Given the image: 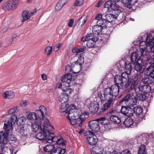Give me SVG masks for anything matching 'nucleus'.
<instances>
[{
	"instance_id": "obj_43",
	"label": "nucleus",
	"mask_w": 154,
	"mask_h": 154,
	"mask_svg": "<svg viewBox=\"0 0 154 154\" xmlns=\"http://www.w3.org/2000/svg\"><path fill=\"white\" fill-rule=\"evenodd\" d=\"M27 118L29 119L30 120H35L36 121H38L35 112L29 113L28 114Z\"/></svg>"
},
{
	"instance_id": "obj_19",
	"label": "nucleus",
	"mask_w": 154,
	"mask_h": 154,
	"mask_svg": "<svg viewBox=\"0 0 154 154\" xmlns=\"http://www.w3.org/2000/svg\"><path fill=\"white\" fill-rule=\"evenodd\" d=\"M99 104L97 103L92 102L89 104L88 108L89 111L92 113H95L99 109Z\"/></svg>"
},
{
	"instance_id": "obj_54",
	"label": "nucleus",
	"mask_w": 154,
	"mask_h": 154,
	"mask_svg": "<svg viewBox=\"0 0 154 154\" xmlns=\"http://www.w3.org/2000/svg\"><path fill=\"white\" fill-rule=\"evenodd\" d=\"M84 63V59L83 58H82V57L80 56V57H79L78 60L75 62H74V63L77 65H79V66H81L82 64Z\"/></svg>"
},
{
	"instance_id": "obj_14",
	"label": "nucleus",
	"mask_w": 154,
	"mask_h": 154,
	"mask_svg": "<svg viewBox=\"0 0 154 154\" xmlns=\"http://www.w3.org/2000/svg\"><path fill=\"white\" fill-rule=\"evenodd\" d=\"M75 107L76 106L75 105L72 104L70 106H67V107H66L65 110L64 109L63 110L61 109V111L62 112H65L68 115H71L72 117L73 115L75 116L77 114V113L75 112V111L77 110ZM62 108V107L61 108V109Z\"/></svg>"
},
{
	"instance_id": "obj_17",
	"label": "nucleus",
	"mask_w": 154,
	"mask_h": 154,
	"mask_svg": "<svg viewBox=\"0 0 154 154\" xmlns=\"http://www.w3.org/2000/svg\"><path fill=\"white\" fill-rule=\"evenodd\" d=\"M57 86L58 88H61L64 92L63 93L66 96H67L68 97L73 91L71 89L68 88V87H65V85H63L61 83H59L58 84H57Z\"/></svg>"
},
{
	"instance_id": "obj_55",
	"label": "nucleus",
	"mask_w": 154,
	"mask_h": 154,
	"mask_svg": "<svg viewBox=\"0 0 154 154\" xmlns=\"http://www.w3.org/2000/svg\"><path fill=\"white\" fill-rule=\"evenodd\" d=\"M48 141H52V142H56L57 143V141L59 138H57V137L54 136H50L48 137Z\"/></svg>"
},
{
	"instance_id": "obj_52",
	"label": "nucleus",
	"mask_w": 154,
	"mask_h": 154,
	"mask_svg": "<svg viewBox=\"0 0 154 154\" xmlns=\"http://www.w3.org/2000/svg\"><path fill=\"white\" fill-rule=\"evenodd\" d=\"M137 0H128L127 5L128 8L131 7V5H134L136 4Z\"/></svg>"
},
{
	"instance_id": "obj_21",
	"label": "nucleus",
	"mask_w": 154,
	"mask_h": 154,
	"mask_svg": "<svg viewBox=\"0 0 154 154\" xmlns=\"http://www.w3.org/2000/svg\"><path fill=\"white\" fill-rule=\"evenodd\" d=\"M141 82L145 85L151 84L153 82L152 78L147 74L141 80Z\"/></svg>"
},
{
	"instance_id": "obj_40",
	"label": "nucleus",
	"mask_w": 154,
	"mask_h": 154,
	"mask_svg": "<svg viewBox=\"0 0 154 154\" xmlns=\"http://www.w3.org/2000/svg\"><path fill=\"white\" fill-rule=\"evenodd\" d=\"M110 119L112 122L115 124H119L121 122L120 119L117 116L110 117Z\"/></svg>"
},
{
	"instance_id": "obj_57",
	"label": "nucleus",
	"mask_w": 154,
	"mask_h": 154,
	"mask_svg": "<svg viewBox=\"0 0 154 154\" xmlns=\"http://www.w3.org/2000/svg\"><path fill=\"white\" fill-rule=\"evenodd\" d=\"M132 150L131 148L126 149L122 151L121 154H131L130 150Z\"/></svg>"
},
{
	"instance_id": "obj_9",
	"label": "nucleus",
	"mask_w": 154,
	"mask_h": 154,
	"mask_svg": "<svg viewBox=\"0 0 154 154\" xmlns=\"http://www.w3.org/2000/svg\"><path fill=\"white\" fill-rule=\"evenodd\" d=\"M62 81L61 84L65 87H68L73 85L72 82L74 81L73 78H72V75L71 73L65 74L61 78Z\"/></svg>"
},
{
	"instance_id": "obj_29",
	"label": "nucleus",
	"mask_w": 154,
	"mask_h": 154,
	"mask_svg": "<svg viewBox=\"0 0 154 154\" xmlns=\"http://www.w3.org/2000/svg\"><path fill=\"white\" fill-rule=\"evenodd\" d=\"M99 39V38H95L93 40H89L87 42L86 45L89 48H93L94 47L96 42Z\"/></svg>"
},
{
	"instance_id": "obj_1",
	"label": "nucleus",
	"mask_w": 154,
	"mask_h": 154,
	"mask_svg": "<svg viewBox=\"0 0 154 154\" xmlns=\"http://www.w3.org/2000/svg\"><path fill=\"white\" fill-rule=\"evenodd\" d=\"M138 75H136L131 77H128L125 72H123L121 75H116L115 77L114 81L116 85L127 88L130 86L132 90L137 83Z\"/></svg>"
},
{
	"instance_id": "obj_50",
	"label": "nucleus",
	"mask_w": 154,
	"mask_h": 154,
	"mask_svg": "<svg viewBox=\"0 0 154 154\" xmlns=\"http://www.w3.org/2000/svg\"><path fill=\"white\" fill-rule=\"evenodd\" d=\"M132 107L133 106H129L128 113L127 114V116H133L134 114L133 108H131V107Z\"/></svg>"
},
{
	"instance_id": "obj_35",
	"label": "nucleus",
	"mask_w": 154,
	"mask_h": 154,
	"mask_svg": "<svg viewBox=\"0 0 154 154\" xmlns=\"http://www.w3.org/2000/svg\"><path fill=\"white\" fill-rule=\"evenodd\" d=\"M134 113L136 115H140L143 112V109L140 106H137L133 108Z\"/></svg>"
},
{
	"instance_id": "obj_18",
	"label": "nucleus",
	"mask_w": 154,
	"mask_h": 154,
	"mask_svg": "<svg viewBox=\"0 0 154 154\" xmlns=\"http://www.w3.org/2000/svg\"><path fill=\"white\" fill-rule=\"evenodd\" d=\"M135 69L138 73V74H135L133 76L138 75V79L139 78L140 79L143 73L145 70L144 66H142L141 64H135Z\"/></svg>"
},
{
	"instance_id": "obj_15",
	"label": "nucleus",
	"mask_w": 154,
	"mask_h": 154,
	"mask_svg": "<svg viewBox=\"0 0 154 154\" xmlns=\"http://www.w3.org/2000/svg\"><path fill=\"white\" fill-rule=\"evenodd\" d=\"M91 154H105L107 153L106 152L104 151L103 149L100 145H98L94 146L91 150Z\"/></svg>"
},
{
	"instance_id": "obj_28",
	"label": "nucleus",
	"mask_w": 154,
	"mask_h": 154,
	"mask_svg": "<svg viewBox=\"0 0 154 154\" xmlns=\"http://www.w3.org/2000/svg\"><path fill=\"white\" fill-rule=\"evenodd\" d=\"M125 68L126 71L124 72H125L128 77V75L131 74L132 69L131 63L129 61H127L125 63Z\"/></svg>"
},
{
	"instance_id": "obj_56",
	"label": "nucleus",
	"mask_w": 154,
	"mask_h": 154,
	"mask_svg": "<svg viewBox=\"0 0 154 154\" xmlns=\"http://www.w3.org/2000/svg\"><path fill=\"white\" fill-rule=\"evenodd\" d=\"M114 14H112L113 15L114 18L116 19L118 17V16L121 13V11L119 9L116 10L114 11L113 12H112Z\"/></svg>"
},
{
	"instance_id": "obj_49",
	"label": "nucleus",
	"mask_w": 154,
	"mask_h": 154,
	"mask_svg": "<svg viewBox=\"0 0 154 154\" xmlns=\"http://www.w3.org/2000/svg\"><path fill=\"white\" fill-rule=\"evenodd\" d=\"M52 51V47L51 46H48L45 50V54L48 56L50 55L51 54Z\"/></svg>"
},
{
	"instance_id": "obj_13",
	"label": "nucleus",
	"mask_w": 154,
	"mask_h": 154,
	"mask_svg": "<svg viewBox=\"0 0 154 154\" xmlns=\"http://www.w3.org/2000/svg\"><path fill=\"white\" fill-rule=\"evenodd\" d=\"M73 118H72V119H70L71 124L73 125L78 124L79 126L81 127L83 122L85 120V118H81L82 116H80L79 114L78 116H76V115L74 116L73 115Z\"/></svg>"
},
{
	"instance_id": "obj_39",
	"label": "nucleus",
	"mask_w": 154,
	"mask_h": 154,
	"mask_svg": "<svg viewBox=\"0 0 154 154\" xmlns=\"http://www.w3.org/2000/svg\"><path fill=\"white\" fill-rule=\"evenodd\" d=\"M104 18L106 20L107 22H110L116 19L114 18L113 15L112 14H106Z\"/></svg>"
},
{
	"instance_id": "obj_32",
	"label": "nucleus",
	"mask_w": 154,
	"mask_h": 154,
	"mask_svg": "<svg viewBox=\"0 0 154 154\" xmlns=\"http://www.w3.org/2000/svg\"><path fill=\"white\" fill-rule=\"evenodd\" d=\"M97 25L100 26L103 29L106 28L107 27V23L106 22V20L103 17V18L97 22Z\"/></svg>"
},
{
	"instance_id": "obj_47",
	"label": "nucleus",
	"mask_w": 154,
	"mask_h": 154,
	"mask_svg": "<svg viewBox=\"0 0 154 154\" xmlns=\"http://www.w3.org/2000/svg\"><path fill=\"white\" fill-rule=\"evenodd\" d=\"M117 111L113 109H110L108 112L107 113V116H109L110 117L112 116H117Z\"/></svg>"
},
{
	"instance_id": "obj_26",
	"label": "nucleus",
	"mask_w": 154,
	"mask_h": 154,
	"mask_svg": "<svg viewBox=\"0 0 154 154\" xmlns=\"http://www.w3.org/2000/svg\"><path fill=\"white\" fill-rule=\"evenodd\" d=\"M123 123L126 127L132 128L133 126V121L131 118L128 117L125 119Z\"/></svg>"
},
{
	"instance_id": "obj_63",
	"label": "nucleus",
	"mask_w": 154,
	"mask_h": 154,
	"mask_svg": "<svg viewBox=\"0 0 154 154\" xmlns=\"http://www.w3.org/2000/svg\"><path fill=\"white\" fill-rule=\"evenodd\" d=\"M27 105V102L26 100L22 101L20 104V105L21 107H25Z\"/></svg>"
},
{
	"instance_id": "obj_60",
	"label": "nucleus",
	"mask_w": 154,
	"mask_h": 154,
	"mask_svg": "<svg viewBox=\"0 0 154 154\" xmlns=\"http://www.w3.org/2000/svg\"><path fill=\"white\" fill-rule=\"evenodd\" d=\"M87 48L85 46H82L81 47V48H78V52L79 53H81V52L83 53H84V51H85Z\"/></svg>"
},
{
	"instance_id": "obj_53",
	"label": "nucleus",
	"mask_w": 154,
	"mask_h": 154,
	"mask_svg": "<svg viewBox=\"0 0 154 154\" xmlns=\"http://www.w3.org/2000/svg\"><path fill=\"white\" fill-rule=\"evenodd\" d=\"M112 0H109L107 1L104 4V8H109L110 7H112Z\"/></svg>"
},
{
	"instance_id": "obj_33",
	"label": "nucleus",
	"mask_w": 154,
	"mask_h": 154,
	"mask_svg": "<svg viewBox=\"0 0 154 154\" xmlns=\"http://www.w3.org/2000/svg\"><path fill=\"white\" fill-rule=\"evenodd\" d=\"M66 149L65 148H62L58 147L54 149L52 152V154H64L66 152Z\"/></svg>"
},
{
	"instance_id": "obj_6",
	"label": "nucleus",
	"mask_w": 154,
	"mask_h": 154,
	"mask_svg": "<svg viewBox=\"0 0 154 154\" xmlns=\"http://www.w3.org/2000/svg\"><path fill=\"white\" fill-rule=\"evenodd\" d=\"M19 3V0H10L3 5L2 8L5 11L13 10L16 9Z\"/></svg>"
},
{
	"instance_id": "obj_2",
	"label": "nucleus",
	"mask_w": 154,
	"mask_h": 154,
	"mask_svg": "<svg viewBox=\"0 0 154 154\" xmlns=\"http://www.w3.org/2000/svg\"><path fill=\"white\" fill-rule=\"evenodd\" d=\"M103 95L104 99L106 101L102 106L101 110H100V113L108 109L112 104L113 101L115 99L114 96L112 94L109 87L104 89Z\"/></svg>"
},
{
	"instance_id": "obj_59",
	"label": "nucleus",
	"mask_w": 154,
	"mask_h": 154,
	"mask_svg": "<svg viewBox=\"0 0 154 154\" xmlns=\"http://www.w3.org/2000/svg\"><path fill=\"white\" fill-rule=\"evenodd\" d=\"M18 108V106H14L13 108L11 109L8 111V113L9 114H11L13 113H14L17 109Z\"/></svg>"
},
{
	"instance_id": "obj_12",
	"label": "nucleus",
	"mask_w": 154,
	"mask_h": 154,
	"mask_svg": "<svg viewBox=\"0 0 154 154\" xmlns=\"http://www.w3.org/2000/svg\"><path fill=\"white\" fill-rule=\"evenodd\" d=\"M17 116L15 115L12 116L11 119L9 120L6 123L4 124V129L7 130L12 129V126L14 125L16 122H17Z\"/></svg>"
},
{
	"instance_id": "obj_10",
	"label": "nucleus",
	"mask_w": 154,
	"mask_h": 154,
	"mask_svg": "<svg viewBox=\"0 0 154 154\" xmlns=\"http://www.w3.org/2000/svg\"><path fill=\"white\" fill-rule=\"evenodd\" d=\"M99 122L97 119L89 122L88 124V129H91V132H98L100 128V123Z\"/></svg>"
},
{
	"instance_id": "obj_58",
	"label": "nucleus",
	"mask_w": 154,
	"mask_h": 154,
	"mask_svg": "<svg viewBox=\"0 0 154 154\" xmlns=\"http://www.w3.org/2000/svg\"><path fill=\"white\" fill-rule=\"evenodd\" d=\"M64 6L60 2L57 4L55 8L57 11L60 10Z\"/></svg>"
},
{
	"instance_id": "obj_8",
	"label": "nucleus",
	"mask_w": 154,
	"mask_h": 154,
	"mask_svg": "<svg viewBox=\"0 0 154 154\" xmlns=\"http://www.w3.org/2000/svg\"><path fill=\"white\" fill-rule=\"evenodd\" d=\"M40 130L43 132H38L36 136V138L40 140H45L48 143V138L46 136L47 132H49L48 130V128L44 125L40 126Z\"/></svg>"
},
{
	"instance_id": "obj_7",
	"label": "nucleus",
	"mask_w": 154,
	"mask_h": 154,
	"mask_svg": "<svg viewBox=\"0 0 154 154\" xmlns=\"http://www.w3.org/2000/svg\"><path fill=\"white\" fill-rule=\"evenodd\" d=\"M85 135L87 136L86 139L89 144L90 145H95L98 139L97 137L95 135L94 133L88 130L85 132Z\"/></svg>"
},
{
	"instance_id": "obj_51",
	"label": "nucleus",
	"mask_w": 154,
	"mask_h": 154,
	"mask_svg": "<svg viewBox=\"0 0 154 154\" xmlns=\"http://www.w3.org/2000/svg\"><path fill=\"white\" fill-rule=\"evenodd\" d=\"M93 33H90L87 34L86 35V38H87L88 41L95 39V38H98V36H95Z\"/></svg>"
},
{
	"instance_id": "obj_11",
	"label": "nucleus",
	"mask_w": 154,
	"mask_h": 154,
	"mask_svg": "<svg viewBox=\"0 0 154 154\" xmlns=\"http://www.w3.org/2000/svg\"><path fill=\"white\" fill-rule=\"evenodd\" d=\"M35 113L38 121H42L43 122L44 115L46 113L45 107L43 106H40L39 107V109L36 110Z\"/></svg>"
},
{
	"instance_id": "obj_62",
	"label": "nucleus",
	"mask_w": 154,
	"mask_h": 154,
	"mask_svg": "<svg viewBox=\"0 0 154 154\" xmlns=\"http://www.w3.org/2000/svg\"><path fill=\"white\" fill-rule=\"evenodd\" d=\"M102 19V15L101 14H99L96 15L95 19L97 20V21H98Z\"/></svg>"
},
{
	"instance_id": "obj_27",
	"label": "nucleus",
	"mask_w": 154,
	"mask_h": 154,
	"mask_svg": "<svg viewBox=\"0 0 154 154\" xmlns=\"http://www.w3.org/2000/svg\"><path fill=\"white\" fill-rule=\"evenodd\" d=\"M3 97L6 99H11L13 98L15 94L14 93L11 91H6L2 94Z\"/></svg>"
},
{
	"instance_id": "obj_38",
	"label": "nucleus",
	"mask_w": 154,
	"mask_h": 154,
	"mask_svg": "<svg viewBox=\"0 0 154 154\" xmlns=\"http://www.w3.org/2000/svg\"><path fill=\"white\" fill-rule=\"evenodd\" d=\"M26 120V118L24 116H21L18 118L17 123L18 125L22 126L23 125Z\"/></svg>"
},
{
	"instance_id": "obj_22",
	"label": "nucleus",
	"mask_w": 154,
	"mask_h": 154,
	"mask_svg": "<svg viewBox=\"0 0 154 154\" xmlns=\"http://www.w3.org/2000/svg\"><path fill=\"white\" fill-rule=\"evenodd\" d=\"M109 87L116 98L119 93V85L114 84Z\"/></svg>"
},
{
	"instance_id": "obj_5",
	"label": "nucleus",
	"mask_w": 154,
	"mask_h": 154,
	"mask_svg": "<svg viewBox=\"0 0 154 154\" xmlns=\"http://www.w3.org/2000/svg\"><path fill=\"white\" fill-rule=\"evenodd\" d=\"M145 54L142 53V52L137 51V52L132 53L131 55V62L134 65L136 64H141L142 63V57Z\"/></svg>"
},
{
	"instance_id": "obj_46",
	"label": "nucleus",
	"mask_w": 154,
	"mask_h": 154,
	"mask_svg": "<svg viewBox=\"0 0 154 154\" xmlns=\"http://www.w3.org/2000/svg\"><path fill=\"white\" fill-rule=\"evenodd\" d=\"M66 141L65 140H64L62 138H60L57 141V144L59 145L64 146L66 144Z\"/></svg>"
},
{
	"instance_id": "obj_20",
	"label": "nucleus",
	"mask_w": 154,
	"mask_h": 154,
	"mask_svg": "<svg viewBox=\"0 0 154 154\" xmlns=\"http://www.w3.org/2000/svg\"><path fill=\"white\" fill-rule=\"evenodd\" d=\"M150 65L146 69V74L151 78H154V64L152 65V61L150 62Z\"/></svg>"
},
{
	"instance_id": "obj_30",
	"label": "nucleus",
	"mask_w": 154,
	"mask_h": 154,
	"mask_svg": "<svg viewBox=\"0 0 154 154\" xmlns=\"http://www.w3.org/2000/svg\"><path fill=\"white\" fill-rule=\"evenodd\" d=\"M22 16L23 18V19L22 20V22L25 21L29 19L31 16L30 14L29 13V11L27 10L24 11L22 14Z\"/></svg>"
},
{
	"instance_id": "obj_64",
	"label": "nucleus",
	"mask_w": 154,
	"mask_h": 154,
	"mask_svg": "<svg viewBox=\"0 0 154 154\" xmlns=\"http://www.w3.org/2000/svg\"><path fill=\"white\" fill-rule=\"evenodd\" d=\"M74 19H70L68 24V26L69 27H72L73 26V23H74Z\"/></svg>"
},
{
	"instance_id": "obj_34",
	"label": "nucleus",
	"mask_w": 154,
	"mask_h": 154,
	"mask_svg": "<svg viewBox=\"0 0 154 154\" xmlns=\"http://www.w3.org/2000/svg\"><path fill=\"white\" fill-rule=\"evenodd\" d=\"M28 129L26 127H22L19 129L18 132L23 136H26L28 133Z\"/></svg>"
},
{
	"instance_id": "obj_24",
	"label": "nucleus",
	"mask_w": 154,
	"mask_h": 154,
	"mask_svg": "<svg viewBox=\"0 0 154 154\" xmlns=\"http://www.w3.org/2000/svg\"><path fill=\"white\" fill-rule=\"evenodd\" d=\"M42 121H36L35 123L32 124V127L33 131L36 132L40 129V126L44 125H42Z\"/></svg>"
},
{
	"instance_id": "obj_61",
	"label": "nucleus",
	"mask_w": 154,
	"mask_h": 154,
	"mask_svg": "<svg viewBox=\"0 0 154 154\" xmlns=\"http://www.w3.org/2000/svg\"><path fill=\"white\" fill-rule=\"evenodd\" d=\"M119 5L116 4H112L111 8L113 11H115L119 9Z\"/></svg>"
},
{
	"instance_id": "obj_42",
	"label": "nucleus",
	"mask_w": 154,
	"mask_h": 154,
	"mask_svg": "<svg viewBox=\"0 0 154 154\" xmlns=\"http://www.w3.org/2000/svg\"><path fill=\"white\" fill-rule=\"evenodd\" d=\"M136 98L137 100L143 101L147 99L148 96L144 94H138L137 95Z\"/></svg>"
},
{
	"instance_id": "obj_23",
	"label": "nucleus",
	"mask_w": 154,
	"mask_h": 154,
	"mask_svg": "<svg viewBox=\"0 0 154 154\" xmlns=\"http://www.w3.org/2000/svg\"><path fill=\"white\" fill-rule=\"evenodd\" d=\"M69 97L67 96L66 95L64 94H61L58 97V100L62 104H63V106L65 105L66 106V103L67 102L68 100Z\"/></svg>"
},
{
	"instance_id": "obj_48",
	"label": "nucleus",
	"mask_w": 154,
	"mask_h": 154,
	"mask_svg": "<svg viewBox=\"0 0 154 154\" xmlns=\"http://www.w3.org/2000/svg\"><path fill=\"white\" fill-rule=\"evenodd\" d=\"M85 0H76L73 4L75 6H80L84 3Z\"/></svg>"
},
{
	"instance_id": "obj_37",
	"label": "nucleus",
	"mask_w": 154,
	"mask_h": 154,
	"mask_svg": "<svg viewBox=\"0 0 154 154\" xmlns=\"http://www.w3.org/2000/svg\"><path fill=\"white\" fill-rule=\"evenodd\" d=\"M54 148L55 146L54 145L50 144L44 147V149L45 151L46 152H50V154H52L51 152L54 150L53 149Z\"/></svg>"
},
{
	"instance_id": "obj_45",
	"label": "nucleus",
	"mask_w": 154,
	"mask_h": 154,
	"mask_svg": "<svg viewBox=\"0 0 154 154\" xmlns=\"http://www.w3.org/2000/svg\"><path fill=\"white\" fill-rule=\"evenodd\" d=\"M3 153L4 154H12L13 153V149L11 148H4L3 150Z\"/></svg>"
},
{
	"instance_id": "obj_4",
	"label": "nucleus",
	"mask_w": 154,
	"mask_h": 154,
	"mask_svg": "<svg viewBox=\"0 0 154 154\" xmlns=\"http://www.w3.org/2000/svg\"><path fill=\"white\" fill-rule=\"evenodd\" d=\"M137 103L136 98H133V96L130 93L124 96L122 99L119 101V104L128 106H133L137 104Z\"/></svg>"
},
{
	"instance_id": "obj_16",
	"label": "nucleus",
	"mask_w": 154,
	"mask_h": 154,
	"mask_svg": "<svg viewBox=\"0 0 154 154\" xmlns=\"http://www.w3.org/2000/svg\"><path fill=\"white\" fill-rule=\"evenodd\" d=\"M138 89L141 92L145 94L149 93L152 91L151 87L149 85H140L137 89H135L136 92L137 90Z\"/></svg>"
},
{
	"instance_id": "obj_3",
	"label": "nucleus",
	"mask_w": 154,
	"mask_h": 154,
	"mask_svg": "<svg viewBox=\"0 0 154 154\" xmlns=\"http://www.w3.org/2000/svg\"><path fill=\"white\" fill-rule=\"evenodd\" d=\"M148 45L152 48L154 46V33L149 34L147 35L146 41H142L141 42L139 45L140 49V51L142 52V53L144 54L146 52V50Z\"/></svg>"
},
{
	"instance_id": "obj_44",
	"label": "nucleus",
	"mask_w": 154,
	"mask_h": 154,
	"mask_svg": "<svg viewBox=\"0 0 154 154\" xmlns=\"http://www.w3.org/2000/svg\"><path fill=\"white\" fill-rule=\"evenodd\" d=\"M129 106H122L121 110V112L124 115L127 116Z\"/></svg>"
},
{
	"instance_id": "obj_41",
	"label": "nucleus",
	"mask_w": 154,
	"mask_h": 154,
	"mask_svg": "<svg viewBox=\"0 0 154 154\" xmlns=\"http://www.w3.org/2000/svg\"><path fill=\"white\" fill-rule=\"evenodd\" d=\"M138 154H147L145 145L142 144L140 146L138 150Z\"/></svg>"
},
{
	"instance_id": "obj_31",
	"label": "nucleus",
	"mask_w": 154,
	"mask_h": 154,
	"mask_svg": "<svg viewBox=\"0 0 154 154\" xmlns=\"http://www.w3.org/2000/svg\"><path fill=\"white\" fill-rule=\"evenodd\" d=\"M99 121V122L101 125H108L110 124V121L105 117H102L97 119Z\"/></svg>"
},
{
	"instance_id": "obj_25",
	"label": "nucleus",
	"mask_w": 154,
	"mask_h": 154,
	"mask_svg": "<svg viewBox=\"0 0 154 154\" xmlns=\"http://www.w3.org/2000/svg\"><path fill=\"white\" fill-rule=\"evenodd\" d=\"M103 29L97 25L94 26L92 28V32L96 35H100L102 33V29Z\"/></svg>"
},
{
	"instance_id": "obj_36",
	"label": "nucleus",
	"mask_w": 154,
	"mask_h": 154,
	"mask_svg": "<svg viewBox=\"0 0 154 154\" xmlns=\"http://www.w3.org/2000/svg\"><path fill=\"white\" fill-rule=\"evenodd\" d=\"M87 20L86 16H83L80 18L77 22V23L78 24L79 26H82L83 25Z\"/></svg>"
}]
</instances>
